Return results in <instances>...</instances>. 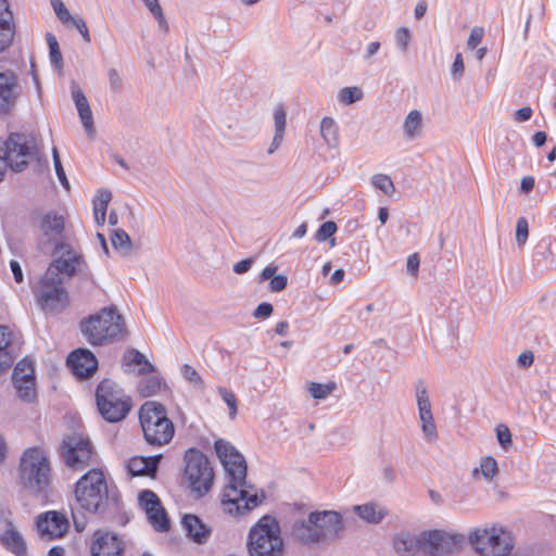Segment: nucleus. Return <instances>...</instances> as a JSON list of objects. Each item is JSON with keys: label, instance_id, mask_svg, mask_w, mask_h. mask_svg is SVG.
<instances>
[{"label": "nucleus", "instance_id": "1", "mask_svg": "<svg viewBox=\"0 0 556 556\" xmlns=\"http://www.w3.org/2000/svg\"><path fill=\"white\" fill-rule=\"evenodd\" d=\"M214 448L226 472L222 506L231 516L244 515L265 500L263 490L247 482V463L243 455L228 441L218 439Z\"/></svg>", "mask_w": 556, "mask_h": 556}, {"label": "nucleus", "instance_id": "2", "mask_svg": "<svg viewBox=\"0 0 556 556\" xmlns=\"http://www.w3.org/2000/svg\"><path fill=\"white\" fill-rule=\"evenodd\" d=\"M75 498L78 506L90 514H104L117 507V494L108 485L100 469H91L75 484Z\"/></svg>", "mask_w": 556, "mask_h": 556}, {"label": "nucleus", "instance_id": "3", "mask_svg": "<svg viewBox=\"0 0 556 556\" xmlns=\"http://www.w3.org/2000/svg\"><path fill=\"white\" fill-rule=\"evenodd\" d=\"M249 556H282L285 543L278 520L270 515L262 516L249 530L247 539Z\"/></svg>", "mask_w": 556, "mask_h": 556}, {"label": "nucleus", "instance_id": "4", "mask_svg": "<svg viewBox=\"0 0 556 556\" xmlns=\"http://www.w3.org/2000/svg\"><path fill=\"white\" fill-rule=\"evenodd\" d=\"M80 329L91 345L114 342L126 333L124 319L115 307L102 308L98 314L81 321Z\"/></svg>", "mask_w": 556, "mask_h": 556}, {"label": "nucleus", "instance_id": "5", "mask_svg": "<svg viewBox=\"0 0 556 556\" xmlns=\"http://www.w3.org/2000/svg\"><path fill=\"white\" fill-rule=\"evenodd\" d=\"M139 419L148 444L162 446L173 439L174 425L162 404L154 401L146 402L140 408Z\"/></svg>", "mask_w": 556, "mask_h": 556}, {"label": "nucleus", "instance_id": "6", "mask_svg": "<svg viewBox=\"0 0 556 556\" xmlns=\"http://www.w3.org/2000/svg\"><path fill=\"white\" fill-rule=\"evenodd\" d=\"M20 480L31 492H42L50 483L51 469L45 452L39 447L24 451L20 459Z\"/></svg>", "mask_w": 556, "mask_h": 556}, {"label": "nucleus", "instance_id": "7", "mask_svg": "<svg viewBox=\"0 0 556 556\" xmlns=\"http://www.w3.org/2000/svg\"><path fill=\"white\" fill-rule=\"evenodd\" d=\"M468 540L480 556H508L514 548L511 532L503 527L477 528Z\"/></svg>", "mask_w": 556, "mask_h": 556}, {"label": "nucleus", "instance_id": "8", "mask_svg": "<svg viewBox=\"0 0 556 556\" xmlns=\"http://www.w3.org/2000/svg\"><path fill=\"white\" fill-rule=\"evenodd\" d=\"M96 402L101 416L109 422L123 420L131 407L129 396L114 381L102 380L96 391Z\"/></svg>", "mask_w": 556, "mask_h": 556}, {"label": "nucleus", "instance_id": "9", "mask_svg": "<svg viewBox=\"0 0 556 556\" xmlns=\"http://www.w3.org/2000/svg\"><path fill=\"white\" fill-rule=\"evenodd\" d=\"M37 139L31 132H13L0 146V157L14 172H22L37 155Z\"/></svg>", "mask_w": 556, "mask_h": 556}, {"label": "nucleus", "instance_id": "10", "mask_svg": "<svg viewBox=\"0 0 556 556\" xmlns=\"http://www.w3.org/2000/svg\"><path fill=\"white\" fill-rule=\"evenodd\" d=\"M185 477L190 490L198 496L206 494L214 480V472L207 457L197 448H189L185 453Z\"/></svg>", "mask_w": 556, "mask_h": 556}, {"label": "nucleus", "instance_id": "11", "mask_svg": "<svg viewBox=\"0 0 556 556\" xmlns=\"http://www.w3.org/2000/svg\"><path fill=\"white\" fill-rule=\"evenodd\" d=\"M38 304L45 312L55 313L67 304V294L63 288L62 279L48 278L45 274L33 288Z\"/></svg>", "mask_w": 556, "mask_h": 556}, {"label": "nucleus", "instance_id": "12", "mask_svg": "<svg viewBox=\"0 0 556 556\" xmlns=\"http://www.w3.org/2000/svg\"><path fill=\"white\" fill-rule=\"evenodd\" d=\"M415 396L418 409V421L422 437L430 443L435 442L439 433L432 413L428 388L425 381L418 380L415 383Z\"/></svg>", "mask_w": 556, "mask_h": 556}, {"label": "nucleus", "instance_id": "13", "mask_svg": "<svg viewBox=\"0 0 556 556\" xmlns=\"http://www.w3.org/2000/svg\"><path fill=\"white\" fill-rule=\"evenodd\" d=\"M62 457L65 464L74 469L87 465L92 455L90 441L83 434L74 433L63 440L61 446Z\"/></svg>", "mask_w": 556, "mask_h": 556}, {"label": "nucleus", "instance_id": "14", "mask_svg": "<svg viewBox=\"0 0 556 556\" xmlns=\"http://www.w3.org/2000/svg\"><path fill=\"white\" fill-rule=\"evenodd\" d=\"M424 552L430 556H444L457 551L463 544V536L441 530L422 532Z\"/></svg>", "mask_w": 556, "mask_h": 556}, {"label": "nucleus", "instance_id": "15", "mask_svg": "<svg viewBox=\"0 0 556 556\" xmlns=\"http://www.w3.org/2000/svg\"><path fill=\"white\" fill-rule=\"evenodd\" d=\"M0 544L15 556L26 555V542L4 509H0Z\"/></svg>", "mask_w": 556, "mask_h": 556}, {"label": "nucleus", "instance_id": "16", "mask_svg": "<svg viewBox=\"0 0 556 556\" xmlns=\"http://www.w3.org/2000/svg\"><path fill=\"white\" fill-rule=\"evenodd\" d=\"M12 381L21 400L33 402L36 399L35 370L29 361L22 359L16 364Z\"/></svg>", "mask_w": 556, "mask_h": 556}, {"label": "nucleus", "instance_id": "17", "mask_svg": "<svg viewBox=\"0 0 556 556\" xmlns=\"http://www.w3.org/2000/svg\"><path fill=\"white\" fill-rule=\"evenodd\" d=\"M90 552L91 556H122L124 545L116 534L98 530L93 533Z\"/></svg>", "mask_w": 556, "mask_h": 556}, {"label": "nucleus", "instance_id": "18", "mask_svg": "<svg viewBox=\"0 0 556 556\" xmlns=\"http://www.w3.org/2000/svg\"><path fill=\"white\" fill-rule=\"evenodd\" d=\"M68 528L67 518L58 511H47L37 519V529L42 538H61L67 532Z\"/></svg>", "mask_w": 556, "mask_h": 556}, {"label": "nucleus", "instance_id": "19", "mask_svg": "<svg viewBox=\"0 0 556 556\" xmlns=\"http://www.w3.org/2000/svg\"><path fill=\"white\" fill-rule=\"evenodd\" d=\"M65 219L63 214L48 211L40 216L39 230L47 242L59 247L63 240Z\"/></svg>", "mask_w": 556, "mask_h": 556}, {"label": "nucleus", "instance_id": "20", "mask_svg": "<svg viewBox=\"0 0 556 556\" xmlns=\"http://www.w3.org/2000/svg\"><path fill=\"white\" fill-rule=\"evenodd\" d=\"M311 521L315 522L324 541L334 539L343 529L341 515L333 510L313 511Z\"/></svg>", "mask_w": 556, "mask_h": 556}, {"label": "nucleus", "instance_id": "21", "mask_svg": "<svg viewBox=\"0 0 556 556\" xmlns=\"http://www.w3.org/2000/svg\"><path fill=\"white\" fill-rule=\"evenodd\" d=\"M81 264V255L78 252L68 249L60 257L51 263L45 274H47L48 278L53 277L56 279H62V274L71 277L80 268Z\"/></svg>", "mask_w": 556, "mask_h": 556}, {"label": "nucleus", "instance_id": "22", "mask_svg": "<svg viewBox=\"0 0 556 556\" xmlns=\"http://www.w3.org/2000/svg\"><path fill=\"white\" fill-rule=\"evenodd\" d=\"M67 365L76 377L88 378L97 370L98 361L89 350L78 349L68 355Z\"/></svg>", "mask_w": 556, "mask_h": 556}, {"label": "nucleus", "instance_id": "23", "mask_svg": "<svg viewBox=\"0 0 556 556\" xmlns=\"http://www.w3.org/2000/svg\"><path fill=\"white\" fill-rule=\"evenodd\" d=\"M71 94L86 134L92 137L94 135L92 112L85 93L76 81L71 84Z\"/></svg>", "mask_w": 556, "mask_h": 556}, {"label": "nucleus", "instance_id": "24", "mask_svg": "<svg viewBox=\"0 0 556 556\" xmlns=\"http://www.w3.org/2000/svg\"><path fill=\"white\" fill-rule=\"evenodd\" d=\"M15 34L13 12L7 0H0V53L9 48Z\"/></svg>", "mask_w": 556, "mask_h": 556}, {"label": "nucleus", "instance_id": "25", "mask_svg": "<svg viewBox=\"0 0 556 556\" xmlns=\"http://www.w3.org/2000/svg\"><path fill=\"white\" fill-rule=\"evenodd\" d=\"M181 526L188 538L198 544L206 543L212 533L211 528L193 514L184 515Z\"/></svg>", "mask_w": 556, "mask_h": 556}, {"label": "nucleus", "instance_id": "26", "mask_svg": "<svg viewBox=\"0 0 556 556\" xmlns=\"http://www.w3.org/2000/svg\"><path fill=\"white\" fill-rule=\"evenodd\" d=\"M422 533L415 535L409 532H400L393 539V547L399 556H415L424 551Z\"/></svg>", "mask_w": 556, "mask_h": 556}, {"label": "nucleus", "instance_id": "27", "mask_svg": "<svg viewBox=\"0 0 556 556\" xmlns=\"http://www.w3.org/2000/svg\"><path fill=\"white\" fill-rule=\"evenodd\" d=\"M17 79L14 73H0V111L7 112L14 102Z\"/></svg>", "mask_w": 556, "mask_h": 556}, {"label": "nucleus", "instance_id": "28", "mask_svg": "<svg viewBox=\"0 0 556 556\" xmlns=\"http://www.w3.org/2000/svg\"><path fill=\"white\" fill-rule=\"evenodd\" d=\"M292 535L303 544L324 542L315 522L311 521V514L308 515L307 520L294 523L292 528Z\"/></svg>", "mask_w": 556, "mask_h": 556}, {"label": "nucleus", "instance_id": "29", "mask_svg": "<svg viewBox=\"0 0 556 556\" xmlns=\"http://www.w3.org/2000/svg\"><path fill=\"white\" fill-rule=\"evenodd\" d=\"M403 134L407 140H416L422 136L425 123L424 115L419 110H412L403 121Z\"/></svg>", "mask_w": 556, "mask_h": 556}, {"label": "nucleus", "instance_id": "30", "mask_svg": "<svg viewBox=\"0 0 556 556\" xmlns=\"http://www.w3.org/2000/svg\"><path fill=\"white\" fill-rule=\"evenodd\" d=\"M161 458V455L153 457H142L137 456L132 457L127 465L129 472L132 476H152L155 473L157 469V464Z\"/></svg>", "mask_w": 556, "mask_h": 556}, {"label": "nucleus", "instance_id": "31", "mask_svg": "<svg viewBox=\"0 0 556 556\" xmlns=\"http://www.w3.org/2000/svg\"><path fill=\"white\" fill-rule=\"evenodd\" d=\"M14 358L11 348V332L7 326H0V372L11 367Z\"/></svg>", "mask_w": 556, "mask_h": 556}, {"label": "nucleus", "instance_id": "32", "mask_svg": "<svg viewBox=\"0 0 556 556\" xmlns=\"http://www.w3.org/2000/svg\"><path fill=\"white\" fill-rule=\"evenodd\" d=\"M319 132L327 147H329L330 149H334L338 147L339 127L337 125V122L332 117L325 116L324 118H321Z\"/></svg>", "mask_w": 556, "mask_h": 556}, {"label": "nucleus", "instance_id": "33", "mask_svg": "<svg viewBox=\"0 0 556 556\" xmlns=\"http://www.w3.org/2000/svg\"><path fill=\"white\" fill-rule=\"evenodd\" d=\"M356 515L368 523H379L386 516V510L376 503L354 506Z\"/></svg>", "mask_w": 556, "mask_h": 556}, {"label": "nucleus", "instance_id": "34", "mask_svg": "<svg viewBox=\"0 0 556 556\" xmlns=\"http://www.w3.org/2000/svg\"><path fill=\"white\" fill-rule=\"evenodd\" d=\"M498 473V465L492 456H483L480 458L479 466L472 469V477H481L485 482L490 483Z\"/></svg>", "mask_w": 556, "mask_h": 556}, {"label": "nucleus", "instance_id": "35", "mask_svg": "<svg viewBox=\"0 0 556 556\" xmlns=\"http://www.w3.org/2000/svg\"><path fill=\"white\" fill-rule=\"evenodd\" d=\"M111 199L112 193L106 189L100 190L93 199V217L99 226L105 223L106 211Z\"/></svg>", "mask_w": 556, "mask_h": 556}, {"label": "nucleus", "instance_id": "36", "mask_svg": "<svg viewBox=\"0 0 556 556\" xmlns=\"http://www.w3.org/2000/svg\"><path fill=\"white\" fill-rule=\"evenodd\" d=\"M147 520L156 532H166L170 528V521L164 507L159 505L151 514H146Z\"/></svg>", "mask_w": 556, "mask_h": 556}, {"label": "nucleus", "instance_id": "37", "mask_svg": "<svg viewBox=\"0 0 556 556\" xmlns=\"http://www.w3.org/2000/svg\"><path fill=\"white\" fill-rule=\"evenodd\" d=\"M144 8L150 12L157 23L160 29L167 33L169 29L168 23L164 15L163 9L159 0H140Z\"/></svg>", "mask_w": 556, "mask_h": 556}, {"label": "nucleus", "instance_id": "38", "mask_svg": "<svg viewBox=\"0 0 556 556\" xmlns=\"http://www.w3.org/2000/svg\"><path fill=\"white\" fill-rule=\"evenodd\" d=\"M338 101L344 105H351L364 98L363 90L357 86L344 87L338 92Z\"/></svg>", "mask_w": 556, "mask_h": 556}, {"label": "nucleus", "instance_id": "39", "mask_svg": "<svg viewBox=\"0 0 556 556\" xmlns=\"http://www.w3.org/2000/svg\"><path fill=\"white\" fill-rule=\"evenodd\" d=\"M138 504L144 514H151L162 503L153 491L143 490L138 494Z\"/></svg>", "mask_w": 556, "mask_h": 556}, {"label": "nucleus", "instance_id": "40", "mask_svg": "<svg viewBox=\"0 0 556 556\" xmlns=\"http://www.w3.org/2000/svg\"><path fill=\"white\" fill-rule=\"evenodd\" d=\"M163 387V381L161 378L156 376H150L142 379L139 383V392L142 396H152L161 391Z\"/></svg>", "mask_w": 556, "mask_h": 556}, {"label": "nucleus", "instance_id": "41", "mask_svg": "<svg viewBox=\"0 0 556 556\" xmlns=\"http://www.w3.org/2000/svg\"><path fill=\"white\" fill-rule=\"evenodd\" d=\"M334 389V383L309 382L307 384V391L311 394V396L315 400L327 399L333 392Z\"/></svg>", "mask_w": 556, "mask_h": 556}, {"label": "nucleus", "instance_id": "42", "mask_svg": "<svg viewBox=\"0 0 556 556\" xmlns=\"http://www.w3.org/2000/svg\"><path fill=\"white\" fill-rule=\"evenodd\" d=\"M372 186L386 195H392L395 191L392 179L386 174H376L371 177Z\"/></svg>", "mask_w": 556, "mask_h": 556}, {"label": "nucleus", "instance_id": "43", "mask_svg": "<svg viewBox=\"0 0 556 556\" xmlns=\"http://www.w3.org/2000/svg\"><path fill=\"white\" fill-rule=\"evenodd\" d=\"M47 42L49 46L51 64L54 65L56 68H60L62 66V54L60 52L56 38L52 34H48Z\"/></svg>", "mask_w": 556, "mask_h": 556}, {"label": "nucleus", "instance_id": "44", "mask_svg": "<svg viewBox=\"0 0 556 556\" xmlns=\"http://www.w3.org/2000/svg\"><path fill=\"white\" fill-rule=\"evenodd\" d=\"M111 241L116 250H129L131 245L130 237L123 229H115L112 233Z\"/></svg>", "mask_w": 556, "mask_h": 556}, {"label": "nucleus", "instance_id": "45", "mask_svg": "<svg viewBox=\"0 0 556 556\" xmlns=\"http://www.w3.org/2000/svg\"><path fill=\"white\" fill-rule=\"evenodd\" d=\"M129 362L134 365L141 366L140 374H148L154 371V366L146 358V356L137 350L129 352Z\"/></svg>", "mask_w": 556, "mask_h": 556}, {"label": "nucleus", "instance_id": "46", "mask_svg": "<svg viewBox=\"0 0 556 556\" xmlns=\"http://www.w3.org/2000/svg\"><path fill=\"white\" fill-rule=\"evenodd\" d=\"M395 43L402 53H406L412 40V31L407 27H400L395 31Z\"/></svg>", "mask_w": 556, "mask_h": 556}, {"label": "nucleus", "instance_id": "47", "mask_svg": "<svg viewBox=\"0 0 556 556\" xmlns=\"http://www.w3.org/2000/svg\"><path fill=\"white\" fill-rule=\"evenodd\" d=\"M218 393L222 396L223 401L228 406L230 418L235 419L238 410L235 393L226 388H219Z\"/></svg>", "mask_w": 556, "mask_h": 556}, {"label": "nucleus", "instance_id": "48", "mask_svg": "<svg viewBox=\"0 0 556 556\" xmlns=\"http://www.w3.org/2000/svg\"><path fill=\"white\" fill-rule=\"evenodd\" d=\"M52 159H53V165H54V169H55V174L59 178V181L60 184L66 189L68 190L70 189V182L66 178V175H65V172L63 169V166H62V163H61V160H60V155H59V151L55 147L52 148Z\"/></svg>", "mask_w": 556, "mask_h": 556}, {"label": "nucleus", "instance_id": "49", "mask_svg": "<svg viewBox=\"0 0 556 556\" xmlns=\"http://www.w3.org/2000/svg\"><path fill=\"white\" fill-rule=\"evenodd\" d=\"M337 225L334 222L328 220L321 224L315 233V239L318 242H324L331 238L337 231Z\"/></svg>", "mask_w": 556, "mask_h": 556}, {"label": "nucleus", "instance_id": "50", "mask_svg": "<svg viewBox=\"0 0 556 556\" xmlns=\"http://www.w3.org/2000/svg\"><path fill=\"white\" fill-rule=\"evenodd\" d=\"M51 7L55 13V15L59 17V20L63 24H70V22L74 18V16L71 15L70 11L65 7V4L62 2V0H50Z\"/></svg>", "mask_w": 556, "mask_h": 556}, {"label": "nucleus", "instance_id": "51", "mask_svg": "<svg viewBox=\"0 0 556 556\" xmlns=\"http://www.w3.org/2000/svg\"><path fill=\"white\" fill-rule=\"evenodd\" d=\"M274 128L277 132H285L287 126V113L282 105L278 104L274 109Z\"/></svg>", "mask_w": 556, "mask_h": 556}, {"label": "nucleus", "instance_id": "52", "mask_svg": "<svg viewBox=\"0 0 556 556\" xmlns=\"http://www.w3.org/2000/svg\"><path fill=\"white\" fill-rule=\"evenodd\" d=\"M529 236V224L525 217H519L516 224V240L521 247L527 242Z\"/></svg>", "mask_w": 556, "mask_h": 556}, {"label": "nucleus", "instance_id": "53", "mask_svg": "<svg viewBox=\"0 0 556 556\" xmlns=\"http://www.w3.org/2000/svg\"><path fill=\"white\" fill-rule=\"evenodd\" d=\"M495 430H496V438H497L500 445L504 450H508V447H510V445L513 443L511 432H510L509 428L505 425H498Z\"/></svg>", "mask_w": 556, "mask_h": 556}, {"label": "nucleus", "instance_id": "54", "mask_svg": "<svg viewBox=\"0 0 556 556\" xmlns=\"http://www.w3.org/2000/svg\"><path fill=\"white\" fill-rule=\"evenodd\" d=\"M108 78H109V84H110V88L112 91L117 92V91L122 90L123 77L116 68H114V67L109 68Z\"/></svg>", "mask_w": 556, "mask_h": 556}, {"label": "nucleus", "instance_id": "55", "mask_svg": "<svg viewBox=\"0 0 556 556\" xmlns=\"http://www.w3.org/2000/svg\"><path fill=\"white\" fill-rule=\"evenodd\" d=\"M484 36V29L479 26H475L467 40V47L470 50H475L482 41Z\"/></svg>", "mask_w": 556, "mask_h": 556}, {"label": "nucleus", "instance_id": "56", "mask_svg": "<svg viewBox=\"0 0 556 556\" xmlns=\"http://www.w3.org/2000/svg\"><path fill=\"white\" fill-rule=\"evenodd\" d=\"M73 26L76 27V29L79 31V34L83 36L84 40L89 43L91 38L90 34L87 27V24L85 20L80 16H74V18L70 22Z\"/></svg>", "mask_w": 556, "mask_h": 556}, {"label": "nucleus", "instance_id": "57", "mask_svg": "<svg viewBox=\"0 0 556 556\" xmlns=\"http://www.w3.org/2000/svg\"><path fill=\"white\" fill-rule=\"evenodd\" d=\"M274 307L270 303L263 302L257 305L253 312V317L257 319H266L273 314Z\"/></svg>", "mask_w": 556, "mask_h": 556}, {"label": "nucleus", "instance_id": "58", "mask_svg": "<svg viewBox=\"0 0 556 556\" xmlns=\"http://www.w3.org/2000/svg\"><path fill=\"white\" fill-rule=\"evenodd\" d=\"M464 70H465V66H464L463 55L460 53H457L455 55L454 62L452 64V70H451L453 77L456 80H459L460 77L463 76Z\"/></svg>", "mask_w": 556, "mask_h": 556}, {"label": "nucleus", "instance_id": "59", "mask_svg": "<svg viewBox=\"0 0 556 556\" xmlns=\"http://www.w3.org/2000/svg\"><path fill=\"white\" fill-rule=\"evenodd\" d=\"M287 283H288V279L286 276L277 275L270 279L269 289L273 292H280L287 287Z\"/></svg>", "mask_w": 556, "mask_h": 556}, {"label": "nucleus", "instance_id": "60", "mask_svg": "<svg viewBox=\"0 0 556 556\" xmlns=\"http://www.w3.org/2000/svg\"><path fill=\"white\" fill-rule=\"evenodd\" d=\"M182 374H184V377L186 378V380H188L189 382H191L193 384L202 383V379H201L200 375L192 366L185 365L182 368Z\"/></svg>", "mask_w": 556, "mask_h": 556}, {"label": "nucleus", "instance_id": "61", "mask_svg": "<svg viewBox=\"0 0 556 556\" xmlns=\"http://www.w3.org/2000/svg\"><path fill=\"white\" fill-rule=\"evenodd\" d=\"M419 265H420V260H419V256L417 253H413L407 257L406 267H407V271L412 276H414V277L417 276L418 270H419Z\"/></svg>", "mask_w": 556, "mask_h": 556}, {"label": "nucleus", "instance_id": "62", "mask_svg": "<svg viewBox=\"0 0 556 556\" xmlns=\"http://www.w3.org/2000/svg\"><path fill=\"white\" fill-rule=\"evenodd\" d=\"M285 132L274 131L273 140L267 149L269 155L274 154L282 144Z\"/></svg>", "mask_w": 556, "mask_h": 556}, {"label": "nucleus", "instance_id": "63", "mask_svg": "<svg viewBox=\"0 0 556 556\" xmlns=\"http://www.w3.org/2000/svg\"><path fill=\"white\" fill-rule=\"evenodd\" d=\"M285 132L274 131L273 140L267 149L269 155L274 154L282 144Z\"/></svg>", "mask_w": 556, "mask_h": 556}, {"label": "nucleus", "instance_id": "64", "mask_svg": "<svg viewBox=\"0 0 556 556\" xmlns=\"http://www.w3.org/2000/svg\"><path fill=\"white\" fill-rule=\"evenodd\" d=\"M534 362V355L531 351H525L522 352L517 359L518 365L521 368H528L530 367Z\"/></svg>", "mask_w": 556, "mask_h": 556}]
</instances>
